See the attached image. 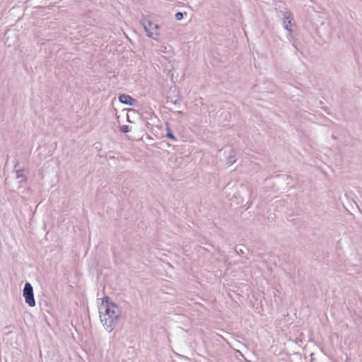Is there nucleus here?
<instances>
[{
  "mask_svg": "<svg viewBox=\"0 0 362 362\" xmlns=\"http://www.w3.org/2000/svg\"><path fill=\"white\" fill-rule=\"evenodd\" d=\"M183 18V13L181 12H177L175 13V18L177 21H181Z\"/></svg>",
  "mask_w": 362,
  "mask_h": 362,
  "instance_id": "obj_8",
  "label": "nucleus"
},
{
  "mask_svg": "<svg viewBox=\"0 0 362 362\" xmlns=\"http://www.w3.org/2000/svg\"><path fill=\"white\" fill-rule=\"evenodd\" d=\"M122 130L124 132H129L131 131V128L128 125H124L122 127Z\"/></svg>",
  "mask_w": 362,
  "mask_h": 362,
  "instance_id": "obj_9",
  "label": "nucleus"
},
{
  "mask_svg": "<svg viewBox=\"0 0 362 362\" xmlns=\"http://www.w3.org/2000/svg\"><path fill=\"white\" fill-rule=\"evenodd\" d=\"M16 177L17 178H23L24 177V173H23V170H18L16 171Z\"/></svg>",
  "mask_w": 362,
  "mask_h": 362,
  "instance_id": "obj_7",
  "label": "nucleus"
},
{
  "mask_svg": "<svg viewBox=\"0 0 362 362\" xmlns=\"http://www.w3.org/2000/svg\"><path fill=\"white\" fill-rule=\"evenodd\" d=\"M167 137L172 139L173 141L177 140L169 127L167 128Z\"/></svg>",
  "mask_w": 362,
  "mask_h": 362,
  "instance_id": "obj_6",
  "label": "nucleus"
},
{
  "mask_svg": "<svg viewBox=\"0 0 362 362\" xmlns=\"http://www.w3.org/2000/svg\"><path fill=\"white\" fill-rule=\"evenodd\" d=\"M119 100L124 104L134 106L136 104V100L132 98L130 95L126 94H121L119 96Z\"/></svg>",
  "mask_w": 362,
  "mask_h": 362,
  "instance_id": "obj_5",
  "label": "nucleus"
},
{
  "mask_svg": "<svg viewBox=\"0 0 362 362\" xmlns=\"http://www.w3.org/2000/svg\"><path fill=\"white\" fill-rule=\"evenodd\" d=\"M100 320L104 329L110 332L118 324L122 315L120 307L109 297L103 299L98 306Z\"/></svg>",
  "mask_w": 362,
  "mask_h": 362,
  "instance_id": "obj_1",
  "label": "nucleus"
},
{
  "mask_svg": "<svg viewBox=\"0 0 362 362\" xmlns=\"http://www.w3.org/2000/svg\"><path fill=\"white\" fill-rule=\"evenodd\" d=\"M23 296L25 298L26 303H28L30 307H34L35 305L33 288L30 283H26L25 284Z\"/></svg>",
  "mask_w": 362,
  "mask_h": 362,
  "instance_id": "obj_4",
  "label": "nucleus"
},
{
  "mask_svg": "<svg viewBox=\"0 0 362 362\" xmlns=\"http://www.w3.org/2000/svg\"><path fill=\"white\" fill-rule=\"evenodd\" d=\"M280 17L282 19V26L288 32L287 37L288 40H291L296 28L293 16L289 11H280Z\"/></svg>",
  "mask_w": 362,
  "mask_h": 362,
  "instance_id": "obj_2",
  "label": "nucleus"
},
{
  "mask_svg": "<svg viewBox=\"0 0 362 362\" xmlns=\"http://www.w3.org/2000/svg\"><path fill=\"white\" fill-rule=\"evenodd\" d=\"M141 24L147 33V36L154 40H158L160 34L159 25L153 23L148 18H143Z\"/></svg>",
  "mask_w": 362,
  "mask_h": 362,
  "instance_id": "obj_3",
  "label": "nucleus"
},
{
  "mask_svg": "<svg viewBox=\"0 0 362 362\" xmlns=\"http://www.w3.org/2000/svg\"><path fill=\"white\" fill-rule=\"evenodd\" d=\"M166 49H167V47H164V49H163V50H162V52H166Z\"/></svg>",
  "mask_w": 362,
  "mask_h": 362,
  "instance_id": "obj_10",
  "label": "nucleus"
}]
</instances>
